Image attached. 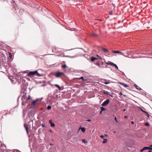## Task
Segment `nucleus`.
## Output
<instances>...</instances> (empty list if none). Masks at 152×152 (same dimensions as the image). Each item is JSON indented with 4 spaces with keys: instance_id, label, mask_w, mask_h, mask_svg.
I'll use <instances>...</instances> for the list:
<instances>
[{
    "instance_id": "f257e3e1",
    "label": "nucleus",
    "mask_w": 152,
    "mask_h": 152,
    "mask_svg": "<svg viewBox=\"0 0 152 152\" xmlns=\"http://www.w3.org/2000/svg\"><path fill=\"white\" fill-rule=\"evenodd\" d=\"M35 75L40 77L42 75L38 73L37 70L30 71L27 75V76L29 77H31Z\"/></svg>"
},
{
    "instance_id": "f03ea898",
    "label": "nucleus",
    "mask_w": 152,
    "mask_h": 152,
    "mask_svg": "<svg viewBox=\"0 0 152 152\" xmlns=\"http://www.w3.org/2000/svg\"><path fill=\"white\" fill-rule=\"evenodd\" d=\"M50 74L54 75L56 78H60L62 76L64 75V73L58 71L55 72V74H54V72H51L50 73Z\"/></svg>"
},
{
    "instance_id": "7ed1b4c3",
    "label": "nucleus",
    "mask_w": 152,
    "mask_h": 152,
    "mask_svg": "<svg viewBox=\"0 0 152 152\" xmlns=\"http://www.w3.org/2000/svg\"><path fill=\"white\" fill-rule=\"evenodd\" d=\"M6 57L3 53L0 52V63L2 64H6V61L5 59Z\"/></svg>"
},
{
    "instance_id": "20e7f679",
    "label": "nucleus",
    "mask_w": 152,
    "mask_h": 152,
    "mask_svg": "<svg viewBox=\"0 0 152 152\" xmlns=\"http://www.w3.org/2000/svg\"><path fill=\"white\" fill-rule=\"evenodd\" d=\"M110 100L109 99H107L105 101L101 104L102 106H105L107 105L110 102Z\"/></svg>"
},
{
    "instance_id": "39448f33",
    "label": "nucleus",
    "mask_w": 152,
    "mask_h": 152,
    "mask_svg": "<svg viewBox=\"0 0 152 152\" xmlns=\"http://www.w3.org/2000/svg\"><path fill=\"white\" fill-rule=\"evenodd\" d=\"M9 56L8 57V62H10L12 61V54L10 53H9Z\"/></svg>"
},
{
    "instance_id": "423d86ee",
    "label": "nucleus",
    "mask_w": 152,
    "mask_h": 152,
    "mask_svg": "<svg viewBox=\"0 0 152 152\" xmlns=\"http://www.w3.org/2000/svg\"><path fill=\"white\" fill-rule=\"evenodd\" d=\"M19 10V8L18 7L17 5H16L15 6H14L12 9L13 11H14V12L15 13H18Z\"/></svg>"
},
{
    "instance_id": "0eeeda50",
    "label": "nucleus",
    "mask_w": 152,
    "mask_h": 152,
    "mask_svg": "<svg viewBox=\"0 0 152 152\" xmlns=\"http://www.w3.org/2000/svg\"><path fill=\"white\" fill-rule=\"evenodd\" d=\"M28 83L27 82L24 84H21V88H24V89H26L27 88V87L28 85Z\"/></svg>"
},
{
    "instance_id": "6e6552de",
    "label": "nucleus",
    "mask_w": 152,
    "mask_h": 152,
    "mask_svg": "<svg viewBox=\"0 0 152 152\" xmlns=\"http://www.w3.org/2000/svg\"><path fill=\"white\" fill-rule=\"evenodd\" d=\"M21 77H20V81H18L19 84H20L21 82H22V84H23L26 83V80L25 79H23V78H21Z\"/></svg>"
},
{
    "instance_id": "1a4fd4ad",
    "label": "nucleus",
    "mask_w": 152,
    "mask_h": 152,
    "mask_svg": "<svg viewBox=\"0 0 152 152\" xmlns=\"http://www.w3.org/2000/svg\"><path fill=\"white\" fill-rule=\"evenodd\" d=\"M8 63L4 65V66L5 67V69H9L10 67H11V63L8 62Z\"/></svg>"
},
{
    "instance_id": "9d476101",
    "label": "nucleus",
    "mask_w": 152,
    "mask_h": 152,
    "mask_svg": "<svg viewBox=\"0 0 152 152\" xmlns=\"http://www.w3.org/2000/svg\"><path fill=\"white\" fill-rule=\"evenodd\" d=\"M38 104V102H36V101L35 100L31 103V105L32 106H33L34 107H35Z\"/></svg>"
},
{
    "instance_id": "9b49d317",
    "label": "nucleus",
    "mask_w": 152,
    "mask_h": 152,
    "mask_svg": "<svg viewBox=\"0 0 152 152\" xmlns=\"http://www.w3.org/2000/svg\"><path fill=\"white\" fill-rule=\"evenodd\" d=\"M80 129L83 133L85 132L86 131V128L84 127H81L80 126L79 129L78 131H80Z\"/></svg>"
},
{
    "instance_id": "f8f14e48",
    "label": "nucleus",
    "mask_w": 152,
    "mask_h": 152,
    "mask_svg": "<svg viewBox=\"0 0 152 152\" xmlns=\"http://www.w3.org/2000/svg\"><path fill=\"white\" fill-rule=\"evenodd\" d=\"M24 127L25 128V129L26 130V132L27 134L28 133V127L27 124L26 123L24 124Z\"/></svg>"
},
{
    "instance_id": "ddd939ff",
    "label": "nucleus",
    "mask_w": 152,
    "mask_h": 152,
    "mask_svg": "<svg viewBox=\"0 0 152 152\" xmlns=\"http://www.w3.org/2000/svg\"><path fill=\"white\" fill-rule=\"evenodd\" d=\"M101 48L102 50H103V52L104 53H107L109 52V51L107 49H106L103 47H102Z\"/></svg>"
},
{
    "instance_id": "4468645a",
    "label": "nucleus",
    "mask_w": 152,
    "mask_h": 152,
    "mask_svg": "<svg viewBox=\"0 0 152 152\" xmlns=\"http://www.w3.org/2000/svg\"><path fill=\"white\" fill-rule=\"evenodd\" d=\"M26 97V93H24L21 97V100H23L24 99H25Z\"/></svg>"
},
{
    "instance_id": "2eb2a0df",
    "label": "nucleus",
    "mask_w": 152,
    "mask_h": 152,
    "mask_svg": "<svg viewBox=\"0 0 152 152\" xmlns=\"http://www.w3.org/2000/svg\"><path fill=\"white\" fill-rule=\"evenodd\" d=\"M49 123L50 125L52 127H54L55 126V124L52 122L51 120H50L49 121Z\"/></svg>"
},
{
    "instance_id": "dca6fc26",
    "label": "nucleus",
    "mask_w": 152,
    "mask_h": 152,
    "mask_svg": "<svg viewBox=\"0 0 152 152\" xmlns=\"http://www.w3.org/2000/svg\"><path fill=\"white\" fill-rule=\"evenodd\" d=\"M112 52L114 53H120L122 54L123 53L121 52L118 50H113Z\"/></svg>"
},
{
    "instance_id": "f3484780",
    "label": "nucleus",
    "mask_w": 152,
    "mask_h": 152,
    "mask_svg": "<svg viewBox=\"0 0 152 152\" xmlns=\"http://www.w3.org/2000/svg\"><path fill=\"white\" fill-rule=\"evenodd\" d=\"M134 86L137 89L143 91L141 88H139V87L136 84H134Z\"/></svg>"
},
{
    "instance_id": "a211bd4d",
    "label": "nucleus",
    "mask_w": 152,
    "mask_h": 152,
    "mask_svg": "<svg viewBox=\"0 0 152 152\" xmlns=\"http://www.w3.org/2000/svg\"><path fill=\"white\" fill-rule=\"evenodd\" d=\"M119 83L121 84V85L127 88V87H128V86L126 84H124V83H121V82H119Z\"/></svg>"
},
{
    "instance_id": "6ab92c4d",
    "label": "nucleus",
    "mask_w": 152,
    "mask_h": 152,
    "mask_svg": "<svg viewBox=\"0 0 152 152\" xmlns=\"http://www.w3.org/2000/svg\"><path fill=\"white\" fill-rule=\"evenodd\" d=\"M94 64L96 65L99 66V68L102 67V66H100V62L99 61L96 62V63L95 62L94 63Z\"/></svg>"
},
{
    "instance_id": "aec40b11",
    "label": "nucleus",
    "mask_w": 152,
    "mask_h": 152,
    "mask_svg": "<svg viewBox=\"0 0 152 152\" xmlns=\"http://www.w3.org/2000/svg\"><path fill=\"white\" fill-rule=\"evenodd\" d=\"M147 147H144L142 149L140 150V152H143L144 150H148Z\"/></svg>"
},
{
    "instance_id": "412c9836",
    "label": "nucleus",
    "mask_w": 152,
    "mask_h": 152,
    "mask_svg": "<svg viewBox=\"0 0 152 152\" xmlns=\"http://www.w3.org/2000/svg\"><path fill=\"white\" fill-rule=\"evenodd\" d=\"M98 58L94 56H92L91 58V60L92 62L94 61L96 59H97Z\"/></svg>"
},
{
    "instance_id": "4be33fe9",
    "label": "nucleus",
    "mask_w": 152,
    "mask_h": 152,
    "mask_svg": "<svg viewBox=\"0 0 152 152\" xmlns=\"http://www.w3.org/2000/svg\"><path fill=\"white\" fill-rule=\"evenodd\" d=\"M54 86L56 87L57 88H58V89H59V90H62V89H61V87H60V86L58 84H55L54 85Z\"/></svg>"
},
{
    "instance_id": "5701e85b",
    "label": "nucleus",
    "mask_w": 152,
    "mask_h": 152,
    "mask_svg": "<svg viewBox=\"0 0 152 152\" xmlns=\"http://www.w3.org/2000/svg\"><path fill=\"white\" fill-rule=\"evenodd\" d=\"M104 82H102L103 83H104V84H107L110 83V82H109V80H107V81L106 80L104 79Z\"/></svg>"
},
{
    "instance_id": "b1692460",
    "label": "nucleus",
    "mask_w": 152,
    "mask_h": 152,
    "mask_svg": "<svg viewBox=\"0 0 152 152\" xmlns=\"http://www.w3.org/2000/svg\"><path fill=\"white\" fill-rule=\"evenodd\" d=\"M23 10L22 9H19L18 12V13H19V14L20 15H21L23 14Z\"/></svg>"
},
{
    "instance_id": "393cba45",
    "label": "nucleus",
    "mask_w": 152,
    "mask_h": 152,
    "mask_svg": "<svg viewBox=\"0 0 152 152\" xmlns=\"http://www.w3.org/2000/svg\"><path fill=\"white\" fill-rule=\"evenodd\" d=\"M21 90L20 91V93L21 94L23 93V94L25 93V91H27V90L26 89H24V88H21Z\"/></svg>"
},
{
    "instance_id": "a878e982",
    "label": "nucleus",
    "mask_w": 152,
    "mask_h": 152,
    "mask_svg": "<svg viewBox=\"0 0 152 152\" xmlns=\"http://www.w3.org/2000/svg\"><path fill=\"white\" fill-rule=\"evenodd\" d=\"M103 94H106L108 95H110V93L106 91H103Z\"/></svg>"
},
{
    "instance_id": "bb28decb",
    "label": "nucleus",
    "mask_w": 152,
    "mask_h": 152,
    "mask_svg": "<svg viewBox=\"0 0 152 152\" xmlns=\"http://www.w3.org/2000/svg\"><path fill=\"white\" fill-rule=\"evenodd\" d=\"M106 63L107 65H110L112 66L113 64V63L110 61H108V62H107Z\"/></svg>"
},
{
    "instance_id": "cd10ccee",
    "label": "nucleus",
    "mask_w": 152,
    "mask_h": 152,
    "mask_svg": "<svg viewBox=\"0 0 152 152\" xmlns=\"http://www.w3.org/2000/svg\"><path fill=\"white\" fill-rule=\"evenodd\" d=\"M138 108L142 112H143L145 113H147V112L143 110L140 107H138Z\"/></svg>"
},
{
    "instance_id": "c85d7f7f",
    "label": "nucleus",
    "mask_w": 152,
    "mask_h": 152,
    "mask_svg": "<svg viewBox=\"0 0 152 152\" xmlns=\"http://www.w3.org/2000/svg\"><path fill=\"white\" fill-rule=\"evenodd\" d=\"M138 108L142 112H143L145 113H147V112L143 110L140 107H138Z\"/></svg>"
},
{
    "instance_id": "c756f323",
    "label": "nucleus",
    "mask_w": 152,
    "mask_h": 152,
    "mask_svg": "<svg viewBox=\"0 0 152 152\" xmlns=\"http://www.w3.org/2000/svg\"><path fill=\"white\" fill-rule=\"evenodd\" d=\"M77 79L79 80L82 79L83 81L87 80L84 79V77L83 76H81L79 78H77Z\"/></svg>"
},
{
    "instance_id": "7c9ffc66",
    "label": "nucleus",
    "mask_w": 152,
    "mask_h": 152,
    "mask_svg": "<svg viewBox=\"0 0 152 152\" xmlns=\"http://www.w3.org/2000/svg\"><path fill=\"white\" fill-rule=\"evenodd\" d=\"M113 64V65L112 66H114L116 69H117L118 71H120V70L118 69V67L117 65L114 63Z\"/></svg>"
},
{
    "instance_id": "2f4dec72",
    "label": "nucleus",
    "mask_w": 152,
    "mask_h": 152,
    "mask_svg": "<svg viewBox=\"0 0 152 152\" xmlns=\"http://www.w3.org/2000/svg\"><path fill=\"white\" fill-rule=\"evenodd\" d=\"M100 108H101V110H102V111H104V110H107V109H106L104 108L103 106L102 107H100Z\"/></svg>"
},
{
    "instance_id": "473e14b6",
    "label": "nucleus",
    "mask_w": 152,
    "mask_h": 152,
    "mask_svg": "<svg viewBox=\"0 0 152 152\" xmlns=\"http://www.w3.org/2000/svg\"><path fill=\"white\" fill-rule=\"evenodd\" d=\"M91 36L94 37H97L98 36V34L94 33H93L91 34Z\"/></svg>"
},
{
    "instance_id": "72a5a7b5",
    "label": "nucleus",
    "mask_w": 152,
    "mask_h": 152,
    "mask_svg": "<svg viewBox=\"0 0 152 152\" xmlns=\"http://www.w3.org/2000/svg\"><path fill=\"white\" fill-rule=\"evenodd\" d=\"M82 142L85 144L87 143V141L85 139H83L82 140Z\"/></svg>"
},
{
    "instance_id": "f704fd0d",
    "label": "nucleus",
    "mask_w": 152,
    "mask_h": 152,
    "mask_svg": "<svg viewBox=\"0 0 152 152\" xmlns=\"http://www.w3.org/2000/svg\"><path fill=\"white\" fill-rule=\"evenodd\" d=\"M107 141V139H103V141L102 142V143H106Z\"/></svg>"
},
{
    "instance_id": "c9c22d12",
    "label": "nucleus",
    "mask_w": 152,
    "mask_h": 152,
    "mask_svg": "<svg viewBox=\"0 0 152 152\" xmlns=\"http://www.w3.org/2000/svg\"><path fill=\"white\" fill-rule=\"evenodd\" d=\"M112 116L115 117L114 120L116 122V123H118V121L117 120V119L116 116L114 115H113Z\"/></svg>"
},
{
    "instance_id": "e433bc0d",
    "label": "nucleus",
    "mask_w": 152,
    "mask_h": 152,
    "mask_svg": "<svg viewBox=\"0 0 152 152\" xmlns=\"http://www.w3.org/2000/svg\"><path fill=\"white\" fill-rule=\"evenodd\" d=\"M42 99H43V98H37L35 100L37 102L38 101H40L41 100H42Z\"/></svg>"
},
{
    "instance_id": "4c0bfd02",
    "label": "nucleus",
    "mask_w": 152,
    "mask_h": 152,
    "mask_svg": "<svg viewBox=\"0 0 152 152\" xmlns=\"http://www.w3.org/2000/svg\"><path fill=\"white\" fill-rule=\"evenodd\" d=\"M66 66H66V65L64 64L62 66L61 68L62 69H64V68H65L66 67Z\"/></svg>"
},
{
    "instance_id": "58836bf2",
    "label": "nucleus",
    "mask_w": 152,
    "mask_h": 152,
    "mask_svg": "<svg viewBox=\"0 0 152 152\" xmlns=\"http://www.w3.org/2000/svg\"><path fill=\"white\" fill-rule=\"evenodd\" d=\"M51 106L50 105H48L47 107V109L48 110H50L51 109Z\"/></svg>"
},
{
    "instance_id": "ea45409f",
    "label": "nucleus",
    "mask_w": 152,
    "mask_h": 152,
    "mask_svg": "<svg viewBox=\"0 0 152 152\" xmlns=\"http://www.w3.org/2000/svg\"><path fill=\"white\" fill-rule=\"evenodd\" d=\"M27 103V102H25L24 101H23L22 102V105H25Z\"/></svg>"
},
{
    "instance_id": "a19ab883",
    "label": "nucleus",
    "mask_w": 152,
    "mask_h": 152,
    "mask_svg": "<svg viewBox=\"0 0 152 152\" xmlns=\"http://www.w3.org/2000/svg\"><path fill=\"white\" fill-rule=\"evenodd\" d=\"M144 125H145L147 126H149V123H147V122L145 123V124Z\"/></svg>"
},
{
    "instance_id": "79ce46f5",
    "label": "nucleus",
    "mask_w": 152,
    "mask_h": 152,
    "mask_svg": "<svg viewBox=\"0 0 152 152\" xmlns=\"http://www.w3.org/2000/svg\"><path fill=\"white\" fill-rule=\"evenodd\" d=\"M147 148H148V150H150L151 151L152 150V147H150V146L147 147Z\"/></svg>"
},
{
    "instance_id": "37998d69",
    "label": "nucleus",
    "mask_w": 152,
    "mask_h": 152,
    "mask_svg": "<svg viewBox=\"0 0 152 152\" xmlns=\"http://www.w3.org/2000/svg\"><path fill=\"white\" fill-rule=\"evenodd\" d=\"M23 73L22 72H19L18 73V76H20V75H22V74Z\"/></svg>"
},
{
    "instance_id": "c03bdc74",
    "label": "nucleus",
    "mask_w": 152,
    "mask_h": 152,
    "mask_svg": "<svg viewBox=\"0 0 152 152\" xmlns=\"http://www.w3.org/2000/svg\"><path fill=\"white\" fill-rule=\"evenodd\" d=\"M147 115V116L148 118H150V117H151V116L150 115H149L148 113L147 112V113H146Z\"/></svg>"
},
{
    "instance_id": "a18cd8bd",
    "label": "nucleus",
    "mask_w": 152,
    "mask_h": 152,
    "mask_svg": "<svg viewBox=\"0 0 152 152\" xmlns=\"http://www.w3.org/2000/svg\"><path fill=\"white\" fill-rule=\"evenodd\" d=\"M144 93H145L143 92V91H140V94L143 95H144Z\"/></svg>"
},
{
    "instance_id": "49530a36",
    "label": "nucleus",
    "mask_w": 152,
    "mask_h": 152,
    "mask_svg": "<svg viewBox=\"0 0 152 152\" xmlns=\"http://www.w3.org/2000/svg\"><path fill=\"white\" fill-rule=\"evenodd\" d=\"M100 137L101 138H102V139H105L104 136L103 135H101L100 136Z\"/></svg>"
},
{
    "instance_id": "de8ad7c7",
    "label": "nucleus",
    "mask_w": 152,
    "mask_h": 152,
    "mask_svg": "<svg viewBox=\"0 0 152 152\" xmlns=\"http://www.w3.org/2000/svg\"><path fill=\"white\" fill-rule=\"evenodd\" d=\"M119 95H123L124 96H126L124 95L121 92H120V93L119 94Z\"/></svg>"
},
{
    "instance_id": "09e8293b",
    "label": "nucleus",
    "mask_w": 152,
    "mask_h": 152,
    "mask_svg": "<svg viewBox=\"0 0 152 152\" xmlns=\"http://www.w3.org/2000/svg\"><path fill=\"white\" fill-rule=\"evenodd\" d=\"M113 10H112L111 11V12H110L109 13V14L110 15H111L113 14Z\"/></svg>"
},
{
    "instance_id": "8fccbe9b",
    "label": "nucleus",
    "mask_w": 152,
    "mask_h": 152,
    "mask_svg": "<svg viewBox=\"0 0 152 152\" xmlns=\"http://www.w3.org/2000/svg\"><path fill=\"white\" fill-rule=\"evenodd\" d=\"M31 98V96H28V98L27 99V100H28Z\"/></svg>"
},
{
    "instance_id": "3c124183",
    "label": "nucleus",
    "mask_w": 152,
    "mask_h": 152,
    "mask_svg": "<svg viewBox=\"0 0 152 152\" xmlns=\"http://www.w3.org/2000/svg\"><path fill=\"white\" fill-rule=\"evenodd\" d=\"M96 56L98 57L99 58L101 59H102V58L100 56H99L98 55H96Z\"/></svg>"
},
{
    "instance_id": "603ef678",
    "label": "nucleus",
    "mask_w": 152,
    "mask_h": 152,
    "mask_svg": "<svg viewBox=\"0 0 152 152\" xmlns=\"http://www.w3.org/2000/svg\"><path fill=\"white\" fill-rule=\"evenodd\" d=\"M11 80L12 82L14 84H15V82H14L13 80Z\"/></svg>"
},
{
    "instance_id": "864d4df0",
    "label": "nucleus",
    "mask_w": 152,
    "mask_h": 152,
    "mask_svg": "<svg viewBox=\"0 0 152 152\" xmlns=\"http://www.w3.org/2000/svg\"><path fill=\"white\" fill-rule=\"evenodd\" d=\"M113 94V93H112L111 94H110V95H109V96H110L112 98H113V96L112 95Z\"/></svg>"
},
{
    "instance_id": "5fc2aeb1",
    "label": "nucleus",
    "mask_w": 152,
    "mask_h": 152,
    "mask_svg": "<svg viewBox=\"0 0 152 152\" xmlns=\"http://www.w3.org/2000/svg\"><path fill=\"white\" fill-rule=\"evenodd\" d=\"M42 127H45V125L44 124H42Z\"/></svg>"
},
{
    "instance_id": "6e6d98bb",
    "label": "nucleus",
    "mask_w": 152,
    "mask_h": 152,
    "mask_svg": "<svg viewBox=\"0 0 152 152\" xmlns=\"http://www.w3.org/2000/svg\"><path fill=\"white\" fill-rule=\"evenodd\" d=\"M86 121H88V122H89L91 121V119H88Z\"/></svg>"
},
{
    "instance_id": "4d7b16f0",
    "label": "nucleus",
    "mask_w": 152,
    "mask_h": 152,
    "mask_svg": "<svg viewBox=\"0 0 152 152\" xmlns=\"http://www.w3.org/2000/svg\"><path fill=\"white\" fill-rule=\"evenodd\" d=\"M104 64V62L103 61H102L101 63V65H103Z\"/></svg>"
},
{
    "instance_id": "13d9d810",
    "label": "nucleus",
    "mask_w": 152,
    "mask_h": 152,
    "mask_svg": "<svg viewBox=\"0 0 152 152\" xmlns=\"http://www.w3.org/2000/svg\"><path fill=\"white\" fill-rule=\"evenodd\" d=\"M102 110H101V111H100L99 112V114H102Z\"/></svg>"
},
{
    "instance_id": "bf43d9fd",
    "label": "nucleus",
    "mask_w": 152,
    "mask_h": 152,
    "mask_svg": "<svg viewBox=\"0 0 152 152\" xmlns=\"http://www.w3.org/2000/svg\"><path fill=\"white\" fill-rule=\"evenodd\" d=\"M97 20H99L100 21H102V19H96Z\"/></svg>"
},
{
    "instance_id": "052dcab7",
    "label": "nucleus",
    "mask_w": 152,
    "mask_h": 152,
    "mask_svg": "<svg viewBox=\"0 0 152 152\" xmlns=\"http://www.w3.org/2000/svg\"><path fill=\"white\" fill-rule=\"evenodd\" d=\"M131 124H134V121H132L131 122Z\"/></svg>"
},
{
    "instance_id": "680f3d73",
    "label": "nucleus",
    "mask_w": 152,
    "mask_h": 152,
    "mask_svg": "<svg viewBox=\"0 0 152 152\" xmlns=\"http://www.w3.org/2000/svg\"><path fill=\"white\" fill-rule=\"evenodd\" d=\"M127 118V116L126 115H125L124 117V118L126 119V118Z\"/></svg>"
},
{
    "instance_id": "e2e57ef3",
    "label": "nucleus",
    "mask_w": 152,
    "mask_h": 152,
    "mask_svg": "<svg viewBox=\"0 0 152 152\" xmlns=\"http://www.w3.org/2000/svg\"><path fill=\"white\" fill-rule=\"evenodd\" d=\"M66 57H68V58H70V56H66Z\"/></svg>"
},
{
    "instance_id": "0e129e2a",
    "label": "nucleus",
    "mask_w": 152,
    "mask_h": 152,
    "mask_svg": "<svg viewBox=\"0 0 152 152\" xmlns=\"http://www.w3.org/2000/svg\"><path fill=\"white\" fill-rule=\"evenodd\" d=\"M75 57V56H70V58H74V57Z\"/></svg>"
},
{
    "instance_id": "69168bd1",
    "label": "nucleus",
    "mask_w": 152,
    "mask_h": 152,
    "mask_svg": "<svg viewBox=\"0 0 152 152\" xmlns=\"http://www.w3.org/2000/svg\"><path fill=\"white\" fill-rule=\"evenodd\" d=\"M12 2L13 3H15V1L14 0H12Z\"/></svg>"
},
{
    "instance_id": "338daca9",
    "label": "nucleus",
    "mask_w": 152,
    "mask_h": 152,
    "mask_svg": "<svg viewBox=\"0 0 152 152\" xmlns=\"http://www.w3.org/2000/svg\"><path fill=\"white\" fill-rule=\"evenodd\" d=\"M144 95V96H146V95H147V94L146 93H145Z\"/></svg>"
},
{
    "instance_id": "774afa93",
    "label": "nucleus",
    "mask_w": 152,
    "mask_h": 152,
    "mask_svg": "<svg viewBox=\"0 0 152 152\" xmlns=\"http://www.w3.org/2000/svg\"><path fill=\"white\" fill-rule=\"evenodd\" d=\"M148 151V152H152L150 150H149Z\"/></svg>"
}]
</instances>
